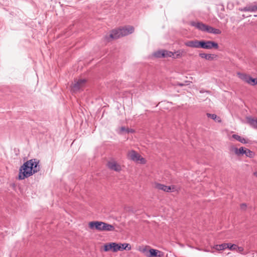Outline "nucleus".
Here are the masks:
<instances>
[{
	"label": "nucleus",
	"mask_w": 257,
	"mask_h": 257,
	"mask_svg": "<svg viewBox=\"0 0 257 257\" xmlns=\"http://www.w3.org/2000/svg\"><path fill=\"white\" fill-rule=\"evenodd\" d=\"M40 170L39 161L36 159H31L25 162L19 169L18 179L24 180Z\"/></svg>",
	"instance_id": "1"
},
{
	"label": "nucleus",
	"mask_w": 257,
	"mask_h": 257,
	"mask_svg": "<svg viewBox=\"0 0 257 257\" xmlns=\"http://www.w3.org/2000/svg\"><path fill=\"white\" fill-rule=\"evenodd\" d=\"M134 31V28L133 26H127L112 30L109 35V37L112 39H116L120 37L131 34L133 33Z\"/></svg>",
	"instance_id": "2"
},
{
	"label": "nucleus",
	"mask_w": 257,
	"mask_h": 257,
	"mask_svg": "<svg viewBox=\"0 0 257 257\" xmlns=\"http://www.w3.org/2000/svg\"><path fill=\"white\" fill-rule=\"evenodd\" d=\"M89 227L91 229H96L99 231H110L115 229L114 226L102 221H91L89 223Z\"/></svg>",
	"instance_id": "3"
},
{
	"label": "nucleus",
	"mask_w": 257,
	"mask_h": 257,
	"mask_svg": "<svg viewBox=\"0 0 257 257\" xmlns=\"http://www.w3.org/2000/svg\"><path fill=\"white\" fill-rule=\"evenodd\" d=\"M229 150L230 152L233 153L237 156H241L244 155L246 157L252 158L255 155V154L253 152L243 147L238 149L235 147L231 146Z\"/></svg>",
	"instance_id": "4"
},
{
	"label": "nucleus",
	"mask_w": 257,
	"mask_h": 257,
	"mask_svg": "<svg viewBox=\"0 0 257 257\" xmlns=\"http://www.w3.org/2000/svg\"><path fill=\"white\" fill-rule=\"evenodd\" d=\"M199 45H200V48L204 49H218L219 47L216 42L212 41L201 40Z\"/></svg>",
	"instance_id": "5"
},
{
	"label": "nucleus",
	"mask_w": 257,
	"mask_h": 257,
	"mask_svg": "<svg viewBox=\"0 0 257 257\" xmlns=\"http://www.w3.org/2000/svg\"><path fill=\"white\" fill-rule=\"evenodd\" d=\"M127 157L129 159L134 161L138 162L140 161L141 164H145L146 160L145 159L142 157L141 155L138 154L137 152L132 150L130 151L127 154Z\"/></svg>",
	"instance_id": "6"
},
{
	"label": "nucleus",
	"mask_w": 257,
	"mask_h": 257,
	"mask_svg": "<svg viewBox=\"0 0 257 257\" xmlns=\"http://www.w3.org/2000/svg\"><path fill=\"white\" fill-rule=\"evenodd\" d=\"M237 74L241 80H243L248 84H249L251 85H255L257 84V82H256L257 79L253 78L249 75L244 73H238Z\"/></svg>",
	"instance_id": "7"
},
{
	"label": "nucleus",
	"mask_w": 257,
	"mask_h": 257,
	"mask_svg": "<svg viewBox=\"0 0 257 257\" xmlns=\"http://www.w3.org/2000/svg\"><path fill=\"white\" fill-rule=\"evenodd\" d=\"M86 81V80L85 79H80L78 80L74 81V83L72 86L71 90L73 92H76L79 91L85 85Z\"/></svg>",
	"instance_id": "8"
},
{
	"label": "nucleus",
	"mask_w": 257,
	"mask_h": 257,
	"mask_svg": "<svg viewBox=\"0 0 257 257\" xmlns=\"http://www.w3.org/2000/svg\"><path fill=\"white\" fill-rule=\"evenodd\" d=\"M154 187L155 188L167 192H173L175 190V186H167L164 184H162L158 183H155L154 184Z\"/></svg>",
	"instance_id": "9"
},
{
	"label": "nucleus",
	"mask_w": 257,
	"mask_h": 257,
	"mask_svg": "<svg viewBox=\"0 0 257 257\" xmlns=\"http://www.w3.org/2000/svg\"><path fill=\"white\" fill-rule=\"evenodd\" d=\"M190 25L202 32H207L208 26L199 22H191Z\"/></svg>",
	"instance_id": "10"
},
{
	"label": "nucleus",
	"mask_w": 257,
	"mask_h": 257,
	"mask_svg": "<svg viewBox=\"0 0 257 257\" xmlns=\"http://www.w3.org/2000/svg\"><path fill=\"white\" fill-rule=\"evenodd\" d=\"M104 250L105 251L112 250L113 252L118 251V246L116 242H110L104 245Z\"/></svg>",
	"instance_id": "11"
},
{
	"label": "nucleus",
	"mask_w": 257,
	"mask_h": 257,
	"mask_svg": "<svg viewBox=\"0 0 257 257\" xmlns=\"http://www.w3.org/2000/svg\"><path fill=\"white\" fill-rule=\"evenodd\" d=\"M107 166L110 169L116 172H119L121 170L120 165L114 161L108 162Z\"/></svg>",
	"instance_id": "12"
},
{
	"label": "nucleus",
	"mask_w": 257,
	"mask_h": 257,
	"mask_svg": "<svg viewBox=\"0 0 257 257\" xmlns=\"http://www.w3.org/2000/svg\"><path fill=\"white\" fill-rule=\"evenodd\" d=\"M200 41H198L197 40L188 41L185 42V45L193 48H200Z\"/></svg>",
	"instance_id": "13"
},
{
	"label": "nucleus",
	"mask_w": 257,
	"mask_h": 257,
	"mask_svg": "<svg viewBox=\"0 0 257 257\" xmlns=\"http://www.w3.org/2000/svg\"><path fill=\"white\" fill-rule=\"evenodd\" d=\"M241 11L255 12L257 11V6L254 4H250L240 9Z\"/></svg>",
	"instance_id": "14"
},
{
	"label": "nucleus",
	"mask_w": 257,
	"mask_h": 257,
	"mask_svg": "<svg viewBox=\"0 0 257 257\" xmlns=\"http://www.w3.org/2000/svg\"><path fill=\"white\" fill-rule=\"evenodd\" d=\"M232 138L234 139L235 140H237V141L244 144H246L248 143V140L244 139V138H242L240 137V136L236 135V134H233L232 136Z\"/></svg>",
	"instance_id": "15"
},
{
	"label": "nucleus",
	"mask_w": 257,
	"mask_h": 257,
	"mask_svg": "<svg viewBox=\"0 0 257 257\" xmlns=\"http://www.w3.org/2000/svg\"><path fill=\"white\" fill-rule=\"evenodd\" d=\"M117 246H118V250H123L124 249L130 250L131 249V245L126 243H117Z\"/></svg>",
	"instance_id": "16"
},
{
	"label": "nucleus",
	"mask_w": 257,
	"mask_h": 257,
	"mask_svg": "<svg viewBox=\"0 0 257 257\" xmlns=\"http://www.w3.org/2000/svg\"><path fill=\"white\" fill-rule=\"evenodd\" d=\"M228 243H224L221 244H217L214 246L213 248L217 250H223L228 247Z\"/></svg>",
	"instance_id": "17"
},
{
	"label": "nucleus",
	"mask_w": 257,
	"mask_h": 257,
	"mask_svg": "<svg viewBox=\"0 0 257 257\" xmlns=\"http://www.w3.org/2000/svg\"><path fill=\"white\" fill-rule=\"evenodd\" d=\"M199 56L208 60H212L214 58V55L210 54L200 53Z\"/></svg>",
	"instance_id": "18"
},
{
	"label": "nucleus",
	"mask_w": 257,
	"mask_h": 257,
	"mask_svg": "<svg viewBox=\"0 0 257 257\" xmlns=\"http://www.w3.org/2000/svg\"><path fill=\"white\" fill-rule=\"evenodd\" d=\"M207 32L214 34H220L221 33V31L219 29L214 28L210 26H208Z\"/></svg>",
	"instance_id": "19"
},
{
	"label": "nucleus",
	"mask_w": 257,
	"mask_h": 257,
	"mask_svg": "<svg viewBox=\"0 0 257 257\" xmlns=\"http://www.w3.org/2000/svg\"><path fill=\"white\" fill-rule=\"evenodd\" d=\"M149 254H146L148 257H156L159 251L151 248L149 250Z\"/></svg>",
	"instance_id": "20"
},
{
	"label": "nucleus",
	"mask_w": 257,
	"mask_h": 257,
	"mask_svg": "<svg viewBox=\"0 0 257 257\" xmlns=\"http://www.w3.org/2000/svg\"><path fill=\"white\" fill-rule=\"evenodd\" d=\"M175 54L171 51L163 50V58H168L174 57Z\"/></svg>",
	"instance_id": "21"
},
{
	"label": "nucleus",
	"mask_w": 257,
	"mask_h": 257,
	"mask_svg": "<svg viewBox=\"0 0 257 257\" xmlns=\"http://www.w3.org/2000/svg\"><path fill=\"white\" fill-rule=\"evenodd\" d=\"M207 116L208 117L215 120L217 122H221V118L217 116L215 114H211L208 113H207Z\"/></svg>",
	"instance_id": "22"
},
{
	"label": "nucleus",
	"mask_w": 257,
	"mask_h": 257,
	"mask_svg": "<svg viewBox=\"0 0 257 257\" xmlns=\"http://www.w3.org/2000/svg\"><path fill=\"white\" fill-rule=\"evenodd\" d=\"M183 53V51L180 50H178L176 52H175L174 53H173L174 54H175V55H174V57H173V58H180L182 57Z\"/></svg>",
	"instance_id": "23"
},
{
	"label": "nucleus",
	"mask_w": 257,
	"mask_h": 257,
	"mask_svg": "<svg viewBox=\"0 0 257 257\" xmlns=\"http://www.w3.org/2000/svg\"><path fill=\"white\" fill-rule=\"evenodd\" d=\"M248 121L250 125L257 128V119L249 118Z\"/></svg>",
	"instance_id": "24"
},
{
	"label": "nucleus",
	"mask_w": 257,
	"mask_h": 257,
	"mask_svg": "<svg viewBox=\"0 0 257 257\" xmlns=\"http://www.w3.org/2000/svg\"><path fill=\"white\" fill-rule=\"evenodd\" d=\"M163 50H159L154 53V56L157 58H163Z\"/></svg>",
	"instance_id": "25"
},
{
	"label": "nucleus",
	"mask_w": 257,
	"mask_h": 257,
	"mask_svg": "<svg viewBox=\"0 0 257 257\" xmlns=\"http://www.w3.org/2000/svg\"><path fill=\"white\" fill-rule=\"evenodd\" d=\"M228 243V247L227 248H229L230 250H236V248H237V245L235 244H231V243Z\"/></svg>",
	"instance_id": "26"
},
{
	"label": "nucleus",
	"mask_w": 257,
	"mask_h": 257,
	"mask_svg": "<svg viewBox=\"0 0 257 257\" xmlns=\"http://www.w3.org/2000/svg\"><path fill=\"white\" fill-rule=\"evenodd\" d=\"M244 249L242 247L238 246L237 245V248H236V250L238 252L242 253Z\"/></svg>",
	"instance_id": "27"
},
{
	"label": "nucleus",
	"mask_w": 257,
	"mask_h": 257,
	"mask_svg": "<svg viewBox=\"0 0 257 257\" xmlns=\"http://www.w3.org/2000/svg\"><path fill=\"white\" fill-rule=\"evenodd\" d=\"M246 205L245 203H243V204H241V205H240V208L242 210H244L246 208Z\"/></svg>",
	"instance_id": "28"
},
{
	"label": "nucleus",
	"mask_w": 257,
	"mask_h": 257,
	"mask_svg": "<svg viewBox=\"0 0 257 257\" xmlns=\"http://www.w3.org/2000/svg\"><path fill=\"white\" fill-rule=\"evenodd\" d=\"M126 130H127V128H126L125 127L122 126V127L120 128V132H126Z\"/></svg>",
	"instance_id": "29"
},
{
	"label": "nucleus",
	"mask_w": 257,
	"mask_h": 257,
	"mask_svg": "<svg viewBox=\"0 0 257 257\" xmlns=\"http://www.w3.org/2000/svg\"><path fill=\"white\" fill-rule=\"evenodd\" d=\"M134 130L133 129L127 128V130H126V133H134Z\"/></svg>",
	"instance_id": "30"
},
{
	"label": "nucleus",
	"mask_w": 257,
	"mask_h": 257,
	"mask_svg": "<svg viewBox=\"0 0 257 257\" xmlns=\"http://www.w3.org/2000/svg\"><path fill=\"white\" fill-rule=\"evenodd\" d=\"M253 175L257 177V172H255L253 173Z\"/></svg>",
	"instance_id": "31"
},
{
	"label": "nucleus",
	"mask_w": 257,
	"mask_h": 257,
	"mask_svg": "<svg viewBox=\"0 0 257 257\" xmlns=\"http://www.w3.org/2000/svg\"><path fill=\"white\" fill-rule=\"evenodd\" d=\"M179 85H180V86H183V84H182V83H179Z\"/></svg>",
	"instance_id": "32"
}]
</instances>
